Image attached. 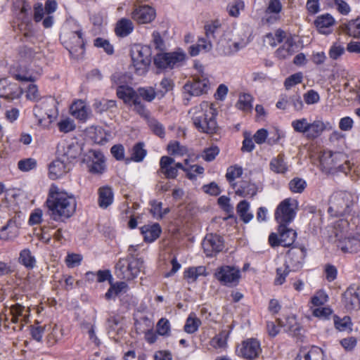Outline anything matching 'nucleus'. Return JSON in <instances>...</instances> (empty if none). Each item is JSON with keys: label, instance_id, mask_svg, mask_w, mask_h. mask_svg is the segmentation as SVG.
<instances>
[{"label": "nucleus", "instance_id": "nucleus-18", "mask_svg": "<svg viewBox=\"0 0 360 360\" xmlns=\"http://www.w3.org/2000/svg\"><path fill=\"white\" fill-rule=\"evenodd\" d=\"M131 16L139 24H146L155 19V11L149 6H136L131 12Z\"/></svg>", "mask_w": 360, "mask_h": 360}, {"label": "nucleus", "instance_id": "nucleus-50", "mask_svg": "<svg viewBox=\"0 0 360 360\" xmlns=\"http://www.w3.org/2000/svg\"><path fill=\"white\" fill-rule=\"evenodd\" d=\"M200 323L199 319L189 316L186 319L184 330L187 333L192 334L198 330Z\"/></svg>", "mask_w": 360, "mask_h": 360}, {"label": "nucleus", "instance_id": "nucleus-43", "mask_svg": "<svg viewBox=\"0 0 360 360\" xmlns=\"http://www.w3.org/2000/svg\"><path fill=\"white\" fill-rule=\"evenodd\" d=\"M19 262L29 269H32L36 264L35 258L29 249H24L20 252Z\"/></svg>", "mask_w": 360, "mask_h": 360}, {"label": "nucleus", "instance_id": "nucleus-57", "mask_svg": "<svg viewBox=\"0 0 360 360\" xmlns=\"http://www.w3.org/2000/svg\"><path fill=\"white\" fill-rule=\"evenodd\" d=\"M58 127L60 131L63 133H68L70 131H73L75 129V124L74 121L70 118H65L61 120L58 123Z\"/></svg>", "mask_w": 360, "mask_h": 360}, {"label": "nucleus", "instance_id": "nucleus-52", "mask_svg": "<svg viewBox=\"0 0 360 360\" xmlns=\"http://www.w3.org/2000/svg\"><path fill=\"white\" fill-rule=\"evenodd\" d=\"M157 333L162 336H169L170 334V324L167 319H160L156 326Z\"/></svg>", "mask_w": 360, "mask_h": 360}, {"label": "nucleus", "instance_id": "nucleus-47", "mask_svg": "<svg viewBox=\"0 0 360 360\" xmlns=\"http://www.w3.org/2000/svg\"><path fill=\"white\" fill-rule=\"evenodd\" d=\"M146 155V150L143 148V143H136L132 149L131 160L134 162H141Z\"/></svg>", "mask_w": 360, "mask_h": 360}, {"label": "nucleus", "instance_id": "nucleus-61", "mask_svg": "<svg viewBox=\"0 0 360 360\" xmlns=\"http://www.w3.org/2000/svg\"><path fill=\"white\" fill-rule=\"evenodd\" d=\"M345 52V49L342 45L336 42L333 44L329 50V56L333 60L338 59Z\"/></svg>", "mask_w": 360, "mask_h": 360}, {"label": "nucleus", "instance_id": "nucleus-5", "mask_svg": "<svg viewBox=\"0 0 360 360\" xmlns=\"http://www.w3.org/2000/svg\"><path fill=\"white\" fill-rule=\"evenodd\" d=\"M131 60L136 73L139 75H144L151 62L150 49L147 46H134L131 49Z\"/></svg>", "mask_w": 360, "mask_h": 360}, {"label": "nucleus", "instance_id": "nucleus-42", "mask_svg": "<svg viewBox=\"0 0 360 360\" xmlns=\"http://www.w3.org/2000/svg\"><path fill=\"white\" fill-rule=\"evenodd\" d=\"M200 276H206V269L203 266H192L184 271V277L190 281H195Z\"/></svg>", "mask_w": 360, "mask_h": 360}, {"label": "nucleus", "instance_id": "nucleus-44", "mask_svg": "<svg viewBox=\"0 0 360 360\" xmlns=\"http://www.w3.org/2000/svg\"><path fill=\"white\" fill-rule=\"evenodd\" d=\"M242 174L243 169L241 167L238 165L231 166L227 169L226 178L232 188H233V184H237V182H235V180L237 178L240 177Z\"/></svg>", "mask_w": 360, "mask_h": 360}, {"label": "nucleus", "instance_id": "nucleus-54", "mask_svg": "<svg viewBox=\"0 0 360 360\" xmlns=\"http://www.w3.org/2000/svg\"><path fill=\"white\" fill-rule=\"evenodd\" d=\"M37 167V161L34 158H26L18 162V167L22 172H29Z\"/></svg>", "mask_w": 360, "mask_h": 360}, {"label": "nucleus", "instance_id": "nucleus-22", "mask_svg": "<svg viewBox=\"0 0 360 360\" xmlns=\"http://www.w3.org/2000/svg\"><path fill=\"white\" fill-rule=\"evenodd\" d=\"M235 193L241 198H252L257 193V186L248 181H240L233 184Z\"/></svg>", "mask_w": 360, "mask_h": 360}, {"label": "nucleus", "instance_id": "nucleus-3", "mask_svg": "<svg viewBox=\"0 0 360 360\" xmlns=\"http://www.w3.org/2000/svg\"><path fill=\"white\" fill-rule=\"evenodd\" d=\"M320 167L326 173L341 172L346 174L350 169L349 162L344 154L330 150L323 151L321 155Z\"/></svg>", "mask_w": 360, "mask_h": 360}, {"label": "nucleus", "instance_id": "nucleus-29", "mask_svg": "<svg viewBox=\"0 0 360 360\" xmlns=\"http://www.w3.org/2000/svg\"><path fill=\"white\" fill-rule=\"evenodd\" d=\"M98 194V203L100 207L106 209L112 203L114 195L111 187L105 186L99 188Z\"/></svg>", "mask_w": 360, "mask_h": 360}, {"label": "nucleus", "instance_id": "nucleus-63", "mask_svg": "<svg viewBox=\"0 0 360 360\" xmlns=\"http://www.w3.org/2000/svg\"><path fill=\"white\" fill-rule=\"evenodd\" d=\"M312 314L320 319H328L332 314V310L329 307H318L313 310Z\"/></svg>", "mask_w": 360, "mask_h": 360}, {"label": "nucleus", "instance_id": "nucleus-34", "mask_svg": "<svg viewBox=\"0 0 360 360\" xmlns=\"http://www.w3.org/2000/svg\"><path fill=\"white\" fill-rule=\"evenodd\" d=\"M16 84H11L7 79H0V97L14 99L16 97Z\"/></svg>", "mask_w": 360, "mask_h": 360}, {"label": "nucleus", "instance_id": "nucleus-12", "mask_svg": "<svg viewBox=\"0 0 360 360\" xmlns=\"http://www.w3.org/2000/svg\"><path fill=\"white\" fill-rule=\"evenodd\" d=\"M184 89L191 96H200L208 91L210 82L206 75H194L192 81L185 84Z\"/></svg>", "mask_w": 360, "mask_h": 360}, {"label": "nucleus", "instance_id": "nucleus-31", "mask_svg": "<svg viewBox=\"0 0 360 360\" xmlns=\"http://www.w3.org/2000/svg\"><path fill=\"white\" fill-rule=\"evenodd\" d=\"M278 231L281 245L289 247L293 244L297 237V233L293 229L288 228L286 225H280Z\"/></svg>", "mask_w": 360, "mask_h": 360}, {"label": "nucleus", "instance_id": "nucleus-40", "mask_svg": "<svg viewBox=\"0 0 360 360\" xmlns=\"http://www.w3.org/2000/svg\"><path fill=\"white\" fill-rule=\"evenodd\" d=\"M229 332L225 330H221L210 340V345L214 349H224L227 345V339Z\"/></svg>", "mask_w": 360, "mask_h": 360}, {"label": "nucleus", "instance_id": "nucleus-23", "mask_svg": "<svg viewBox=\"0 0 360 360\" xmlns=\"http://www.w3.org/2000/svg\"><path fill=\"white\" fill-rule=\"evenodd\" d=\"M295 360H324V353L321 348L316 346L311 348L302 347Z\"/></svg>", "mask_w": 360, "mask_h": 360}, {"label": "nucleus", "instance_id": "nucleus-62", "mask_svg": "<svg viewBox=\"0 0 360 360\" xmlns=\"http://www.w3.org/2000/svg\"><path fill=\"white\" fill-rule=\"evenodd\" d=\"M303 98L304 102L307 105H313L317 103L320 100L319 94H318V92L313 89L309 90L307 92H306L303 95Z\"/></svg>", "mask_w": 360, "mask_h": 360}, {"label": "nucleus", "instance_id": "nucleus-56", "mask_svg": "<svg viewBox=\"0 0 360 360\" xmlns=\"http://www.w3.org/2000/svg\"><path fill=\"white\" fill-rule=\"evenodd\" d=\"M167 150L172 155H184L187 153L186 148L181 146L178 141L171 142L168 144Z\"/></svg>", "mask_w": 360, "mask_h": 360}, {"label": "nucleus", "instance_id": "nucleus-14", "mask_svg": "<svg viewBox=\"0 0 360 360\" xmlns=\"http://www.w3.org/2000/svg\"><path fill=\"white\" fill-rule=\"evenodd\" d=\"M11 323L17 324L13 327V330H21L29 321L30 309L20 304H15L10 307Z\"/></svg>", "mask_w": 360, "mask_h": 360}, {"label": "nucleus", "instance_id": "nucleus-2", "mask_svg": "<svg viewBox=\"0 0 360 360\" xmlns=\"http://www.w3.org/2000/svg\"><path fill=\"white\" fill-rule=\"evenodd\" d=\"M193 124L198 131L213 134L217 129V110L212 103L203 101L188 112Z\"/></svg>", "mask_w": 360, "mask_h": 360}, {"label": "nucleus", "instance_id": "nucleus-37", "mask_svg": "<svg viewBox=\"0 0 360 360\" xmlns=\"http://www.w3.org/2000/svg\"><path fill=\"white\" fill-rule=\"evenodd\" d=\"M271 169L278 174H284L288 170V165L285 162L284 155H278L270 162Z\"/></svg>", "mask_w": 360, "mask_h": 360}, {"label": "nucleus", "instance_id": "nucleus-8", "mask_svg": "<svg viewBox=\"0 0 360 360\" xmlns=\"http://www.w3.org/2000/svg\"><path fill=\"white\" fill-rule=\"evenodd\" d=\"M186 60V54L179 50L170 53H160L154 58V63L159 68H174L181 66Z\"/></svg>", "mask_w": 360, "mask_h": 360}, {"label": "nucleus", "instance_id": "nucleus-17", "mask_svg": "<svg viewBox=\"0 0 360 360\" xmlns=\"http://www.w3.org/2000/svg\"><path fill=\"white\" fill-rule=\"evenodd\" d=\"M58 157L70 165L72 160L80 154V148L77 143H62L58 146Z\"/></svg>", "mask_w": 360, "mask_h": 360}, {"label": "nucleus", "instance_id": "nucleus-16", "mask_svg": "<svg viewBox=\"0 0 360 360\" xmlns=\"http://www.w3.org/2000/svg\"><path fill=\"white\" fill-rule=\"evenodd\" d=\"M237 352L239 355L245 359H253L259 355L262 349L259 341L254 338H250L243 342Z\"/></svg>", "mask_w": 360, "mask_h": 360}, {"label": "nucleus", "instance_id": "nucleus-9", "mask_svg": "<svg viewBox=\"0 0 360 360\" xmlns=\"http://www.w3.org/2000/svg\"><path fill=\"white\" fill-rule=\"evenodd\" d=\"M214 276L222 285L233 287L238 284L240 278V271L236 266L224 265L218 267Z\"/></svg>", "mask_w": 360, "mask_h": 360}, {"label": "nucleus", "instance_id": "nucleus-55", "mask_svg": "<svg viewBox=\"0 0 360 360\" xmlns=\"http://www.w3.org/2000/svg\"><path fill=\"white\" fill-rule=\"evenodd\" d=\"M219 153V149L217 146H211L203 150L201 157L204 160L211 162L215 159Z\"/></svg>", "mask_w": 360, "mask_h": 360}, {"label": "nucleus", "instance_id": "nucleus-20", "mask_svg": "<svg viewBox=\"0 0 360 360\" xmlns=\"http://www.w3.org/2000/svg\"><path fill=\"white\" fill-rule=\"evenodd\" d=\"M345 307L348 310L360 309V288L356 285L349 286L344 295Z\"/></svg>", "mask_w": 360, "mask_h": 360}, {"label": "nucleus", "instance_id": "nucleus-53", "mask_svg": "<svg viewBox=\"0 0 360 360\" xmlns=\"http://www.w3.org/2000/svg\"><path fill=\"white\" fill-rule=\"evenodd\" d=\"M303 75L302 72L295 73L287 77L284 82V86L286 89H290L296 84H300L302 82Z\"/></svg>", "mask_w": 360, "mask_h": 360}, {"label": "nucleus", "instance_id": "nucleus-58", "mask_svg": "<svg viewBox=\"0 0 360 360\" xmlns=\"http://www.w3.org/2000/svg\"><path fill=\"white\" fill-rule=\"evenodd\" d=\"M334 8L342 15H347L351 8L345 0H331Z\"/></svg>", "mask_w": 360, "mask_h": 360}, {"label": "nucleus", "instance_id": "nucleus-19", "mask_svg": "<svg viewBox=\"0 0 360 360\" xmlns=\"http://www.w3.org/2000/svg\"><path fill=\"white\" fill-rule=\"evenodd\" d=\"M306 256V250L304 248H292L288 250L286 257L288 268L293 271L298 270L302 266Z\"/></svg>", "mask_w": 360, "mask_h": 360}, {"label": "nucleus", "instance_id": "nucleus-49", "mask_svg": "<svg viewBox=\"0 0 360 360\" xmlns=\"http://www.w3.org/2000/svg\"><path fill=\"white\" fill-rule=\"evenodd\" d=\"M288 186L292 193H301L306 188L307 184L304 179L295 177L289 182Z\"/></svg>", "mask_w": 360, "mask_h": 360}, {"label": "nucleus", "instance_id": "nucleus-64", "mask_svg": "<svg viewBox=\"0 0 360 360\" xmlns=\"http://www.w3.org/2000/svg\"><path fill=\"white\" fill-rule=\"evenodd\" d=\"M26 97L33 101H38L40 99V94L37 85L34 84H29L26 91Z\"/></svg>", "mask_w": 360, "mask_h": 360}, {"label": "nucleus", "instance_id": "nucleus-41", "mask_svg": "<svg viewBox=\"0 0 360 360\" xmlns=\"http://www.w3.org/2000/svg\"><path fill=\"white\" fill-rule=\"evenodd\" d=\"M38 51L27 46H22L18 49V58L22 62L28 63L32 61Z\"/></svg>", "mask_w": 360, "mask_h": 360}, {"label": "nucleus", "instance_id": "nucleus-1", "mask_svg": "<svg viewBox=\"0 0 360 360\" xmlns=\"http://www.w3.org/2000/svg\"><path fill=\"white\" fill-rule=\"evenodd\" d=\"M50 217L56 221H64L72 217L77 209L75 195L52 184L46 201Z\"/></svg>", "mask_w": 360, "mask_h": 360}, {"label": "nucleus", "instance_id": "nucleus-26", "mask_svg": "<svg viewBox=\"0 0 360 360\" xmlns=\"http://www.w3.org/2000/svg\"><path fill=\"white\" fill-rule=\"evenodd\" d=\"M337 240V246L343 252H356L360 249L359 243L358 240H355L353 236H348L342 238L338 233H335Z\"/></svg>", "mask_w": 360, "mask_h": 360}, {"label": "nucleus", "instance_id": "nucleus-46", "mask_svg": "<svg viewBox=\"0 0 360 360\" xmlns=\"http://www.w3.org/2000/svg\"><path fill=\"white\" fill-rule=\"evenodd\" d=\"M221 25V22L219 20H215L207 22L205 25L206 38L208 39H214L215 34L218 32Z\"/></svg>", "mask_w": 360, "mask_h": 360}, {"label": "nucleus", "instance_id": "nucleus-59", "mask_svg": "<svg viewBox=\"0 0 360 360\" xmlns=\"http://www.w3.org/2000/svg\"><path fill=\"white\" fill-rule=\"evenodd\" d=\"M82 260V257L79 254H68L65 258V263L69 268L79 266Z\"/></svg>", "mask_w": 360, "mask_h": 360}, {"label": "nucleus", "instance_id": "nucleus-28", "mask_svg": "<svg viewBox=\"0 0 360 360\" xmlns=\"http://www.w3.org/2000/svg\"><path fill=\"white\" fill-rule=\"evenodd\" d=\"M19 232V226L14 219H9L6 224L0 229V239L12 240L17 237Z\"/></svg>", "mask_w": 360, "mask_h": 360}, {"label": "nucleus", "instance_id": "nucleus-48", "mask_svg": "<svg viewBox=\"0 0 360 360\" xmlns=\"http://www.w3.org/2000/svg\"><path fill=\"white\" fill-rule=\"evenodd\" d=\"M148 124L154 134L160 137H164L165 128L163 125L153 117H148Z\"/></svg>", "mask_w": 360, "mask_h": 360}, {"label": "nucleus", "instance_id": "nucleus-38", "mask_svg": "<svg viewBox=\"0 0 360 360\" xmlns=\"http://www.w3.org/2000/svg\"><path fill=\"white\" fill-rule=\"evenodd\" d=\"M72 115L80 120H84L87 118V110L84 103L82 101H78L70 106Z\"/></svg>", "mask_w": 360, "mask_h": 360}, {"label": "nucleus", "instance_id": "nucleus-36", "mask_svg": "<svg viewBox=\"0 0 360 360\" xmlns=\"http://www.w3.org/2000/svg\"><path fill=\"white\" fill-rule=\"evenodd\" d=\"M344 32L354 38L360 37V18L351 20L341 26Z\"/></svg>", "mask_w": 360, "mask_h": 360}, {"label": "nucleus", "instance_id": "nucleus-6", "mask_svg": "<svg viewBox=\"0 0 360 360\" xmlns=\"http://www.w3.org/2000/svg\"><path fill=\"white\" fill-rule=\"evenodd\" d=\"M55 106V101L49 98L34 107L33 112L37 120L38 125L44 128H48L51 125L56 117V113L53 109L49 108H54Z\"/></svg>", "mask_w": 360, "mask_h": 360}, {"label": "nucleus", "instance_id": "nucleus-30", "mask_svg": "<svg viewBox=\"0 0 360 360\" xmlns=\"http://www.w3.org/2000/svg\"><path fill=\"white\" fill-rule=\"evenodd\" d=\"M326 129V124L321 120H315L309 122L305 137L309 140H314L321 135Z\"/></svg>", "mask_w": 360, "mask_h": 360}, {"label": "nucleus", "instance_id": "nucleus-25", "mask_svg": "<svg viewBox=\"0 0 360 360\" xmlns=\"http://www.w3.org/2000/svg\"><path fill=\"white\" fill-rule=\"evenodd\" d=\"M282 4L280 0H269L266 9V21L273 24L280 20V13L282 11Z\"/></svg>", "mask_w": 360, "mask_h": 360}, {"label": "nucleus", "instance_id": "nucleus-27", "mask_svg": "<svg viewBox=\"0 0 360 360\" xmlns=\"http://www.w3.org/2000/svg\"><path fill=\"white\" fill-rule=\"evenodd\" d=\"M92 156L89 164V171L93 174H102L105 169V158L102 153L97 150L91 152Z\"/></svg>", "mask_w": 360, "mask_h": 360}, {"label": "nucleus", "instance_id": "nucleus-60", "mask_svg": "<svg viewBox=\"0 0 360 360\" xmlns=\"http://www.w3.org/2000/svg\"><path fill=\"white\" fill-rule=\"evenodd\" d=\"M328 301V295L323 290H319L311 297L313 305L319 307L323 305Z\"/></svg>", "mask_w": 360, "mask_h": 360}, {"label": "nucleus", "instance_id": "nucleus-15", "mask_svg": "<svg viewBox=\"0 0 360 360\" xmlns=\"http://www.w3.org/2000/svg\"><path fill=\"white\" fill-rule=\"evenodd\" d=\"M187 169L180 162H176L174 159L169 156H162L160 160V171L167 179H175L178 175V170Z\"/></svg>", "mask_w": 360, "mask_h": 360}, {"label": "nucleus", "instance_id": "nucleus-35", "mask_svg": "<svg viewBox=\"0 0 360 360\" xmlns=\"http://www.w3.org/2000/svg\"><path fill=\"white\" fill-rule=\"evenodd\" d=\"M117 95L119 98L124 101L125 103L130 104L137 97L136 91L129 86L120 85L117 89Z\"/></svg>", "mask_w": 360, "mask_h": 360}, {"label": "nucleus", "instance_id": "nucleus-51", "mask_svg": "<svg viewBox=\"0 0 360 360\" xmlns=\"http://www.w3.org/2000/svg\"><path fill=\"white\" fill-rule=\"evenodd\" d=\"M309 123V122L307 121V118H301L293 120L291 123V125L296 132L302 133L305 135L307 131Z\"/></svg>", "mask_w": 360, "mask_h": 360}, {"label": "nucleus", "instance_id": "nucleus-4", "mask_svg": "<svg viewBox=\"0 0 360 360\" xmlns=\"http://www.w3.org/2000/svg\"><path fill=\"white\" fill-rule=\"evenodd\" d=\"M143 267V260L133 255L120 259L115 266V275L117 278L131 281L140 273Z\"/></svg>", "mask_w": 360, "mask_h": 360}, {"label": "nucleus", "instance_id": "nucleus-39", "mask_svg": "<svg viewBox=\"0 0 360 360\" xmlns=\"http://www.w3.org/2000/svg\"><path fill=\"white\" fill-rule=\"evenodd\" d=\"M249 209L250 204L245 200L240 201L237 205V212L244 223H248L253 218V214L249 212Z\"/></svg>", "mask_w": 360, "mask_h": 360}, {"label": "nucleus", "instance_id": "nucleus-32", "mask_svg": "<svg viewBox=\"0 0 360 360\" xmlns=\"http://www.w3.org/2000/svg\"><path fill=\"white\" fill-rule=\"evenodd\" d=\"M141 234L143 236L144 240L148 243L155 240L161 233V228L159 224L152 225H144L141 228Z\"/></svg>", "mask_w": 360, "mask_h": 360}, {"label": "nucleus", "instance_id": "nucleus-7", "mask_svg": "<svg viewBox=\"0 0 360 360\" xmlns=\"http://www.w3.org/2000/svg\"><path fill=\"white\" fill-rule=\"evenodd\" d=\"M352 195L346 191H338L334 193L330 199L328 212H334L335 215H343L348 212L352 203Z\"/></svg>", "mask_w": 360, "mask_h": 360}, {"label": "nucleus", "instance_id": "nucleus-11", "mask_svg": "<svg viewBox=\"0 0 360 360\" xmlns=\"http://www.w3.org/2000/svg\"><path fill=\"white\" fill-rule=\"evenodd\" d=\"M295 203V200L286 198L278 205L275 212V219L280 225H286L293 220L296 214Z\"/></svg>", "mask_w": 360, "mask_h": 360}, {"label": "nucleus", "instance_id": "nucleus-10", "mask_svg": "<svg viewBox=\"0 0 360 360\" xmlns=\"http://www.w3.org/2000/svg\"><path fill=\"white\" fill-rule=\"evenodd\" d=\"M63 43L72 56H79L84 52V42L80 30L64 33Z\"/></svg>", "mask_w": 360, "mask_h": 360}, {"label": "nucleus", "instance_id": "nucleus-33", "mask_svg": "<svg viewBox=\"0 0 360 360\" xmlns=\"http://www.w3.org/2000/svg\"><path fill=\"white\" fill-rule=\"evenodd\" d=\"M134 27L131 20L123 18L117 22L115 32L118 37H125L133 32Z\"/></svg>", "mask_w": 360, "mask_h": 360}, {"label": "nucleus", "instance_id": "nucleus-13", "mask_svg": "<svg viewBox=\"0 0 360 360\" xmlns=\"http://www.w3.org/2000/svg\"><path fill=\"white\" fill-rule=\"evenodd\" d=\"M202 247L207 257H214L223 250L224 240L217 234L209 233L204 238Z\"/></svg>", "mask_w": 360, "mask_h": 360}, {"label": "nucleus", "instance_id": "nucleus-45", "mask_svg": "<svg viewBox=\"0 0 360 360\" xmlns=\"http://www.w3.org/2000/svg\"><path fill=\"white\" fill-rule=\"evenodd\" d=\"M252 97L249 94H243L240 95L238 102L236 103L237 108L248 112L252 108Z\"/></svg>", "mask_w": 360, "mask_h": 360}, {"label": "nucleus", "instance_id": "nucleus-21", "mask_svg": "<svg viewBox=\"0 0 360 360\" xmlns=\"http://www.w3.org/2000/svg\"><path fill=\"white\" fill-rule=\"evenodd\" d=\"M49 170V178L53 180L57 179L70 170V165L58 157L50 164Z\"/></svg>", "mask_w": 360, "mask_h": 360}, {"label": "nucleus", "instance_id": "nucleus-24", "mask_svg": "<svg viewBox=\"0 0 360 360\" xmlns=\"http://www.w3.org/2000/svg\"><path fill=\"white\" fill-rule=\"evenodd\" d=\"M335 19L328 14L319 15L314 21V24L318 31L321 34H329L333 31V27L335 25Z\"/></svg>", "mask_w": 360, "mask_h": 360}]
</instances>
